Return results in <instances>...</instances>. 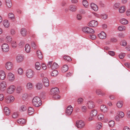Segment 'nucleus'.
Segmentation results:
<instances>
[{"instance_id": "32", "label": "nucleus", "mask_w": 130, "mask_h": 130, "mask_svg": "<svg viewBox=\"0 0 130 130\" xmlns=\"http://www.w3.org/2000/svg\"><path fill=\"white\" fill-rule=\"evenodd\" d=\"M102 124L101 122H99L96 124L95 129L96 130H99L102 127Z\"/></svg>"}, {"instance_id": "49", "label": "nucleus", "mask_w": 130, "mask_h": 130, "mask_svg": "<svg viewBox=\"0 0 130 130\" xmlns=\"http://www.w3.org/2000/svg\"><path fill=\"white\" fill-rule=\"evenodd\" d=\"M104 118V116L102 114L100 113L98 116V118L99 120H103Z\"/></svg>"}, {"instance_id": "64", "label": "nucleus", "mask_w": 130, "mask_h": 130, "mask_svg": "<svg viewBox=\"0 0 130 130\" xmlns=\"http://www.w3.org/2000/svg\"><path fill=\"white\" fill-rule=\"evenodd\" d=\"M124 65L126 67L130 68V63L129 62H126L124 63Z\"/></svg>"}, {"instance_id": "39", "label": "nucleus", "mask_w": 130, "mask_h": 130, "mask_svg": "<svg viewBox=\"0 0 130 130\" xmlns=\"http://www.w3.org/2000/svg\"><path fill=\"white\" fill-rule=\"evenodd\" d=\"M125 7L124 6H122L119 9V12L121 13H124L125 11Z\"/></svg>"}, {"instance_id": "14", "label": "nucleus", "mask_w": 130, "mask_h": 130, "mask_svg": "<svg viewBox=\"0 0 130 130\" xmlns=\"http://www.w3.org/2000/svg\"><path fill=\"white\" fill-rule=\"evenodd\" d=\"M98 25V23L97 21L95 20H92L91 21L88 23V26L91 27H95Z\"/></svg>"}, {"instance_id": "23", "label": "nucleus", "mask_w": 130, "mask_h": 130, "mask_svg": "<svg viewBox=\"0 0 130 130\" xmlns=\"http://www.w3.org/2000/svg\"><path fill=\"white\" fill-rule=\"evenodd\" d=\"M3 25L5 28H8L10 25V23L8 20H5L3 22Z\"/></svg>"}, {"instance_id": "5", "label": "nucleus", "mask_w": 130, "mask_h": 130, "mask_svg": "<svg viewBox=\"0 0 130 130\" xmlns=\"http://www.w3.org/2000/svg\"><path fill=\"white\" fill-rule=\"evenodd\" d=\"M82 31L84 32L89 33H93L94 32L93 29L88 27H83Z\"/></svg>"}, {"instance_id": "47", "label": "nucleus", "mask_w": 130, "mask_h": 130, "mask_svg": "<svg viewBox=\"0 0 130 130\" xmlns=\"http://www.w3.org/2000/svg\"><path fill=\"white\" fill-rule=\"evenodd\" d=\"M58 72L57 70H54L51 73V75L52 76H56L58 75Z\"/></svg>"}, {"instance_id": "55", "label": "nucleus", "mask_w": 130, "mask_h": 130, "mask_svg": "<svg viewBox=\"0 0 130 130\" xmlns=\"http://www.w3.org/2000/svg\"><path fill=\"white\" fill-rule=\"evenodd\" d=\"M22 90V87L21 86H18L17 88L16 91L18 93H20Z\"/></svg>"}, {"instance_id": "24", "label": "nucleus", "mask_w": 130, "mask_h": 130, "mask_svg": "<svg viewBox=\"0 0 130 130\" xmlns=\"http://www.w3.org/2000/svg\"><path fill=\"white\" fill-rule=\"evenodd\" d=\"M91 8L95 11H97L98 9V6L95 4L92 3L90 4Z\"/></svg>"}, {"instance_id": "2", "label": "nucleus", "mask_w": 130, "mask_h": 130, "mask_svg": "<svg viewBox=\"0 0 130 130\" xmlns=\"http://www.w3.org/2000/svg\"><path fill=\"white\" fill-rule=\"evenodd\" d=\"M32 103L33 105L36 107H38L41 104L40 98L38 97H35L32 99Z\"/></svg>"}, {"instance_id": "51", "label": "nucleus", "mask_w": 130, "mask_h": 130, "mask_svg": "<svg viewBox=\"0 0 130 130\" xmlns=\"http://www.w3.org/2000/svg\"><path fill=\"white\" fill-rule=\"evenodd\" d=\"M63 59L65 60L68 61H71V59L70 57L69 56H63Z\"/></svg>"}, {"instance_id": "12", "label": "nucleus", "mask_w": 130, "mask_h": 130, "mask_svg": "<svg viewBox=\"0 0 130 130\" xmlns=\"http://www.w3.org/2000/svg\"><path fill=\"white\" fill-rule=\"evenodd\" d=\"M7 78L8 80L10 81L13 82L15 79L14 74L10 72L8 74Z\"/></svg>"}, {"instance_id": "43", "label": "nucleus", "mask_w": 130, "mask_h": 130, "mask_svg": "<svg viewBox=\"0 0 130 130\" xmlns=\"http://www.w3.org/2000/svg\"><path fill=\"white\" fill-rule=\"evenodd\" d=\"M27 108L26 106L24 105L21 106L19 108V110L21 111H24Z\"/></svg>"}, {"instance_id": "61", "label": "nucleus", "mask_w": 130, "mask_h": 130, "mask_svg": "<svg viewBox=\"0 0 130 130\" xmlns=\"http://www.w3.org/2000/svg\"><path fill=\"white\" fill-rule=\"evenodd\" d=\"M76 18L78 20H81L82 18L81 15L80 14H77V15Z\"/></svg>"}, {"instance_id": "22", "label": "nucleus", "mask_w": 130, "mask_h": 130, "mask_svg": "<svg viewBox=\"0 0 130 130\" xmlns=\"http://www.w3.org/2000/svg\"><path fill=\"white\" fill-rule=\"evenodd\" d=\"M69 9L71 11L74 12L77 9V6L74 5H71L69 7Z\"/></svg>"}, {"instance_id": "13", "label": "nucleus", "mask_w": 130, "mask_h": 130, "mask_svg": "<svg viewBox=\"0 0 130 130\" xmlns=\"http://www.w3.org/2000/svg\"><path fill=\"white\" fill-rule=\"evenodd\" d=\"M73 111V108L71 105L68 106L66 110V113L67 115H70Z\"/></svg>"}, {"instance_id": "50", "label": "nucleus", "mask_w": 130, "mask_h": 130, "mask_svg": "<svg viewBox=\"0 0 130 130\" xmlns=\"http://www.w3.org/2000/svg\"><path fill=\"white\" fill-rule=\"evenodd\" d=\"M19 116V113L15 112L13 113L12 115V117L13 118H16L18 117Z\"/></svg>"}, {"instance_id": "44", "label": "nucleus", "mask_w": 130, "mask_h": 130, "mask_svg": "<svg viewBox=\"0 0 130 130\" xmlns=\"http://www.w3.org/2000/svg\"><path fill=\"white\" fill-rule=\"evenodd\" d=\"M59 67V66L58 64L55 62L54 63L52 66V70H54L57 69Z\"/></svg>"}, {"instance_id": "36", "label": "nucleus", "mask_w": 130, "mask_h": 130, "mask_svg": "<svg viewBox=\"0 0 130 130\" xmlns=\"http://www.w3.org/2000/svg\"><path fill=\"white\" fill-rule=\"evenodd\" d=\"M117 114L121 118H123L124 116V113L121 111H119L117 112Z\"/></svg>"}, {"instance_id": "62", "label": "nucleus", "mask_w": 130, "mask_h": 130, "mask_svg": "<svg viewBox=\"0 0 130 130\" xmlns=\"http://www.w3.org/2000/svg\"><path fill=\"white\" fill-rule=\"evenodd\" d=\"M121 118L119 117V116L117 114V115L115 117V119L117 121H119L120 120Z\"/></svg>"}, {"instance_id": "19", "label": "nucleus", "mask_w": 130, "mask_h": 130, "mask_svg": "<svg viewBox=\"0 0 130 130\" xmlns=\"http://www.w3.org/2000/svg\"><path fill=\"white\" fill-rule=\"evenodd\" d=\"M6 77L5 72L3 70L0 71V79L2 80H4Z\"/></svg>"}, {"instance_id": "20", "label": "nucleus", "mask_w": 130, "mask_h": 130, "mask_svg": "<svg viewBox=\"0 0 130 130\" xmlns=\"http://www.w3.org/2000/svg\"><path fill=\"white\" fill-rule=\"evenodd\" d=\"M98 37L101 39H104L106 38V35L104 32L101 31L100 34L98 35Z\"/></svg>"}, {"instance_id": "31", "label": "nucleus", "mask_w": 130, "mask_h": 130, "mask_svg": "<svg viewBox=\"0 0 130 130\" xmlns=\"http://www.w3.org/2000/svg\"><path fill=\"white\" fill-rule=\"evenodd\" d=\"M120 23L122 24L126 25L128 23V21L127 19L122 18L120 20Z\"/></svg>"}, {"instance_id": "54", "label": "nucleus", "mask_w": 130, "mask_h": 130, "mask_svg": "<svg viewBox=\"0 0 130 130\" xmlns=\"http://www.w3.org/2000/svg\"><path fill=\"white\" fill-rule=\"evenodd\" d=\"M120 44L122 46H125L127 44V43L125 40H122L120 42Z\"/></svg>"}, {"instance_id": "40", "label": "nucleus", "mask_w": 130, "mask_h": 130, "mask_svg": "<svg viewBox=\"0 0 130 130\" xmlns=\"http://www.w3.org/2000/svg\"><path fill=\"white\" fill-rule=\"evenodd\" d=\"M43 85L41 83H38L36 85V87L37 89L40 90L42 88Z\"/></svg>"}, {"instance_id": "11", "label": "nucleus", "mask_w": 130, "mask_h": 130, "mask_svg": "<svg viewBox=\"0 0 130 130\" xmlns=\"http://www.w3.org/2000/svg\"><path fill=\"white\" fill-rule=\"evenodd\" d=\"M13 96L11 95L7 96L5 98V102L7 103H9L13 102L14 100Z\"/></svg>"}, {"instance_id": "17", "label": "nucleus", "mask_w": 130, "mask_h": 130, "mask_svg": "<svg viewBox=\"0 0 130 130\" xmlns=\"http://www.w3.org/2000/svg\"><path fill=\"white\" fill-rule=\"evenodd\" d=\"M23 59V57L22 55H18L16 57V60L17 63H20L22 62Z\"/></svg>"}, {"instance_id": "38", "label": "nucleus", "mask_w": 130, "mask_h": 130, "mask_svg": "<svg viewBox=\"0 0 130 130\" xmlns=\"http://www.w3.org/2000/svg\"><path fill=\"white\" fill-rule=\"evenodd\" d=\"M68 66L67 65H64L62 68L61 71L63 73H64L67 71L68 70Z\"/></svg>"}, {"instance_id": "27", "label": "nucleus", "mask_w": 130, "mask_h": 130, "mask_svg": "<svg viewBox=\"0 0 130 130\" xmlns=\"http://www.w3.org/2000/svg\"><path fill=\"white\" fill-rule=\"evenodd\" d=\"M8 17L9 19L12 20L13 21H14L15 20V18L14 14L10 12L8 13Z\"/></svg>"}, {"instance_id": "48", "label": "nucleus", "mask_w": 130, "mask_h": 130, "mask_svg": "<svg viewBox=\"0 0 130 130\" xmlns=\"http://www.w3.org/2000/svg\"><path fill=\"white\" fill-rule=\"evenodd\" d=\"M115 122L113 120H111L109 121L108 123L109 126L111 127H113L114 126Z\"/></svg>"}, {"instance_id": "56", "label": "nucleus", "mask_w": 130, "mask_h": 130, "mask_svg": "<svg viewBox=\"0 0 130 130\" xmlns=\"http://www.w3.org/2000/svg\"><path fill=\"white\" fill-rule=\"evenodd\" d=\"M120 6V4L119 3H115L114 5V9H118Z\"/></svg>"}, {"instance_id": "59", "label": "nucleus", "mask_w": 130, "mask_h": 130, "mask_svg": "<svg viewBox=\"0 0 130 130\" xmlns=\"http://www.w3.org/2000/svg\"><path fill=\"white\" fill-rule=\"evenodd\" d=\"M125 55V54L124 53H122L120 54L119 56V58L120 59H123Z\"/></svg>"}, {"instance_id": "25", "label": "nucleus", "mask_w": 130, "mask_h": 130, "mask_svg": "<svg viewBox=\"0 0 130 130\" xmlns=\"http://www.w3.org/2000/svg\"><path fill=\"white\" fill-rule=\"evenodd\" d=\"M20 32L21 34L23 36H26L27 34L26 29L24 28H22L21 29Z\"/></svg>"}, {"instance_id": "41", "label": "nucleus", "mask_w": 130, "mask_h": 130, "mask_svg": "<svg viewBox=\"0 0 130 130\" xmlns=\"http://www.w3.org/2000/svg\"><path fill=\"white\" fill-rule=\"evenodd\" d=\"M37 54L38 58L39 59H41L42 58L43 56L40 51L39 50L37 51Z\"/></svg>"}, {"instance_id": "53", "label": "nucleus", "mask_w": 130, "mask_h": 130, "mask_svg": "<svg viewBox=\"0 0 130 130\" xmlns=\"http://www.w3.org/2000/svg\"><path fill=\"white\" fill-rule=\"evenodd\" d=\"M83 99L81 98H79L77 100V102L79 104H82L83 101Z\"/></svg>"}, {"instance_id": "18", "label": "nucleus", "mask_w": 130, "mask_h": 130, "mask_svg": "<svg viewBox=\"0 0 130 130\" xmlns=\"http://www.w3.org/2000/svg\"><path fill=\"white\" fill-rule=\"evenodd\" d=\"M100 108L101 111L104 113L107 112L108 111V109L107 107L104 105H101Z\"/></svg>"}, {"instance_id": "15", "label": "nucleus", "mask_w": 130, "mask_h": 130, "mask_svg": "<svg viewBox=\"0 0 130 130\" xmlns=\"http://www.w3.org/2000/svg\"><path fill=\"white\" fill-rule=\"evenodd\" d=\"M42 82L44 86L48 87L49 85V83L48 78L46 77H44L42 79Z\"/></svg>"}, {"instance_id": "7", "label": "nucleus", "mask_w": 130, "mask_h": 130, "mask_svg": "<svg viewBox=\"0 0 130 130\" xmlns=\"http://www.w3.org/2000/svg\"><path fill=\"white\" fill-rule=\"evenodd\" d=\"M15 87L13 85L9 86L7 89V92L10 94L13 93L15 90Z\"/></svg>"}, {"instance_id": "34", "label": "nucleus", "mask_w": 130, "mask_h": 130, "mask_svg": "<svg viewBox=\"0 0 130 130\" xmlns=\"http://www.w3.org/2000/svg\"><path fill=\"white\" fill-rule=\"evenodd\" d=\"M5 40L6 42L8 43H11V41L12 40V37L10 36H7L6 37Z\"/></svg>"}, {"instance_id": "37", "label": "nucleus", "mask_w": 130, "mask_h": 130, "mask_svg": "<svg viewBox=\"0 0 130 130\" xmlns=\"http://www.w3.org/2000/svg\"><path fill=\"white\" fill-rule=\"evenodd\" d=\"M34 109L31 107H29L28 109V113L29 115L32 114L34 113Z\"/></svg>"}, {"instance_id": "6", "label": "nucleus", "mask_w": 130, "mask_h": 130, "mask_svg": "<svg viewBox=\"0 0 130 130\" xmlns=\"http://www.w3.org/2000/svg\"><path fill=\"white\" fill-rule=\"evenodd\" d=\"M9 46L8 44L5 43L1 46L2 51L4 53L8 52L9 50Z\"/></svg>"}, {"instance_id": "45", "label": "nucleus", "mask_w": 130, "mask_h": 130, "mask_svg": "<svg viewBox=\"0 0 130 130\" xmlns=\"http://www.w3.org/2000/svg\"><path fill=\"white\" fill-rule=\"evenodd\" d=\"M126 28L123 26H119L118 29L119 31H124L126 30Z\"/></svg>"}, {"instance_id": "35", "label": "nucleus", "mask_w": 130, "mask_h": 130, "mask_svg": "<svg viewBox=\"0 0 130 130\" xmlns=\"http://www.w3.org/2000/svg\"><path fill=\"white\" fill-rule=\"evenodd\" d=\"M6 4L9 8H10L12 6V3L11 0H5Z\"/></svg>"}, {"instance_id": "52", "label": "nucleus", "mask_w": 130, "mask_h": 130, "mask_svg": "<svg viewBox=\"0 0 130 130\" xmlns=\"http://www.w3.org/2000/svg\"><path fill=\"white\" fill-rule=\"evenodd\" d=\"M11 43V46L13 48H14L17 47V44L16 41H13Z\"/></svg>"}, {"instance_id": "57", "label": "nucleus", "mask_w": 130, "mask_h": 130, "mask_svg": "<svg viewBox=\"0 0 130 130\" xmlns=\"http://www.w3.org/2000/svg\"><path fill=\"white\" fill-rule=\"evenodd\" d=\"M100 18L103 19H105L107 18V15L106 14H101L100 15Z\"/></svg>"}, {"instance_id": "33", "label": "nucleus", "mask_w": 130, "mask_h": 130, "mask_svg": "<svg viewBox=\"0 0 130 130\" xmlns=\"http://www.w3.org/2000/svg\"><path fill=\"white\" fill-rule=\"evenodd\" d=\"M41 68V66L40 63L39 62H37L35 64V68L37 70H40Z\"/></svg>"}, {"instance_id": "8", "label": "nucleus", "mask_w": 130, "mask_h": 130, "mask_svg": "<svg viewBox=\"0 0 130 130\" xmlns=\"http://www.w3.org/2000/svg\"><path fill=\"white\" fill-rule=\"evenodd\" d=\"M85 125V123L82 120L77 121L76 122V126L78 128H82L84 127Z\"/></svg>"}, {"instance_id": "3", "label": "nucleus", "mask_w": 130, "mask_h": 130, "mask_svg": "<svg viewBox=\"0 0 130 130\" xmlns=\"http://www.w3.org/2000/svg\"><path fill=\"white\" fill-rule=\"evenodd\" d=\"M35 75L34 71L30 69H27L25 73V75L28 78H31L33 77Z\"/></svg>"}, {"instance_id": "21", "label": "nucleus", "mask_w": 130, "mask_h": 130, "mask_svg": "<svg viewBox=\"0 0 130 130\" xmlns=\"http://www.w3.org/2000/svg\"><path fill=\"white\" fill-rule=\"evenodd\" d=\"M87 106L88 108L90 109H92L94 107V103L92 101H89L87 103Z\"/></svg>"}, {"instance_id": "10", "label": "nucleus", "mask_w": 130, "mask_h": 130, "mask_svg": "<svg viewBox=\"0 0 130 130\" xmlns=\"http://www.w3.org/2000/svg\"><path fill=\"white\" fill-rule=\"evenodd\" d=\"M5 67L7 70H11L12 69L13 64L11 62H7L5 63Z\"/></svg>"}, {"instance_id": "60", "label": "nucleus", "mask_w": 130, "mask_h": 130, "mask_svg": "<svg viewBox=\"0 0 130 130\" xmlns=\"http://www.w3.org/2000/svg\"><path fill=\"white\" fill-rule=\"evenodd\" d=\"M89 37L92 40H94L96 38V37L95 35L94 34L90 35Z\"/></svg>"}, {"instance_id": "42", "label": "nucleus", "mask_w": 130, "mask_h": 130, "mask_svg": "<svg viewBox=\"0 0 130 130\" xmlns=\"http://www.w3.org/2000/svg\"><path fill=\"white\" fill-rule=\"evenodd\" d=\"M17 122L19 124H23L25 123L26 120L23 119H20L17 120Z\"/></svg>"}, {"instance_id": "16", "label": "nucleus", "mask_w": 130, "mask_h": 130, "mask_svg": "<svg viewBox=\"0 0 130 130\" xmlns=\"http://www.w3.org/2000/svg\"><path fill=\"white\" fill-rule=\"evenodd\" d=\"M26 88L28 90H31L34 87L33 84L30 82H28L26 85Z\"/></svg>"}, {"instance_id": "4", "label": "nucleus", "mask_w": 130, "mask_h": 130, "mask_svg": "<svg viewBox=\"0 0 130 130\" xmlns=\"http://www.w3.org/2000/svg\"><path fill=\"white\" fill-rule=\"evenodd\" d=\"M97 113V111L95 109L92 110L90 113L89 117L88 119V121H90L93 120Z\"/></svg>"}, {"instance_id": "9", "label": "nucleus", "mask_w": 130, "mask_h": 130, "mask_svg": "<svg viewBox=\"0 0 130 130\" xmlns=\"http://www.w3.org/2000/svg\"><path fill=\"white\" fill-rule=\"evenodd\" d=\"M7 86V84L6 82L2 81L0 83V91H4L6 90Z\"/></svg>"}, {"instance_id": "63", "label": "nucleus", "mask_w": 130, "mask_h": 130, "mask_svg": "<svg viewBox=\"0 0 130 130\" xmlns=\"http://www.w3.org/2000/svg\"><path fill=\"white\" fill-rule=\"evenodd\" d=\"M52 61H50L48 62L47 64V67L48 68H50L52 67Z\"/></svg>"}, {"instance_id": "29", "label": "nucleus", "mask_w": 130, "mask_h": 130, "mask_svg": "<svg viewBox=\"0 0 130 130\" xmlns=\"http://www.w3.org/2000/svg\"><path fill=\"white\" fill-rule=\"evenodd\" d=\"M17 72L18 74L20 75H22L24 73V71L23 68L20 67L18 69Z\"/></svg>"}, {"instance_id": "46", "label": "nucleus", "mask_w": 130, "mask_h": 130, "mask_svg": "<svg viewBox=\"0 0 130 130\" xmlns=\"http://www.w3.org/2000/svg\"><path fill=\"white\" fill-rule=\"evenodd\" d=\"M83 5L86 8H87L88 6V4L87 1L86 0H83L82 2Z\"/></svg>"}, {"instance_id": "28", "label": "nucleus", "mask_w": 130, "mask_h": 130, "mask_svg": "<svg viewBox=\"0 0 130 130\" xmlns=\"http://www.w3.org/2000/svg\"><path fill=\"white\" fill-rule=\"evenodd\" d=\"M4 111L5 114L6 115H9L10 112V110L7 107H5L4 108Z\"/></svg>"}, {"instance_id": "30", "label": "nucleus", "mask_w": 130, "mask_h": 130, "mask_svg": "<svg viewBox=\"0 0 130 130\" xmlns=\"http://www.w3.org/2000/svg\"><path fill=\"white\" fill-rule=\"evenodd\" d=\"M31 50V47L28 44H26L25 46V51L27 53H29Z\"/></svg>"}, {"instance_id": "26", "label": "nucleus", "mask_w": 130, "mask_h": 130, "mask_svg": "<svg viewBox=\"0 0 130 130\" xmlns=\"http://www.w3.org/2000/svg\"><path fill=\"white\" fill-rule=\"evenodd\" d=\"M123 105V102L122 101H117L116 104L117 107L118 108H121L122 107Z\"/></svg>"}, {"instance_id": "58", "label": "nucleus", "mask_w": 130, "mask_h": 130, "mask_svg": "<svg viewBox=\"0 0 130 130\" xmlns=\"http://www.w3.org/2000/svg\"><path fill=\"white\" fill-rule=\"evenodd\" d=\"M31 46L33 48L35 49L37 47V46L36 44V43L34 42H32L31 43Z\"/></svg>"}, {"instance_id": "1", "label": "nucleus", "mask_w": 130, "mask_h": 130, "mask_svg": "<svg viewBox=\"0 0 130 130\" xmlns=\"http://www.w3.org/2000/svg\"><path fill=\"white\" fill-rule=\"evenodd\" d=\"M59 91V89L57 88H53L51 89L50 94L55 99H58L60 98V96L58 94Z\"/></svg>"}]
</instances>
